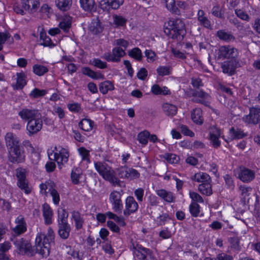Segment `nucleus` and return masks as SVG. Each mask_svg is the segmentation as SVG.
<instances>
[{
    "instance_id": "nucleus-1",
    "label": "nucleus",
    "mask_w": 260,
    "mask_h": 260,
    "mask_svg": "<svg viewBox=\"0 0 260 260\" xmlns=\"http://www.w3.org/2000/svg\"><path fill=\"white\" fill-rule=\"evenodd\" d=\"M164 32L173 39L181 41L186 34L185 24L180 19L170 20L165 26Z\"/></svg>"
},
{
    "instance_id": "nucleus-2",
    "label": "nucleus",
    "mask_w": 260,
    "mask_h": 260,
    "mask_svg": "<svg viewBox=\"0 0 260 260\" xmlns=\"http://www.w3.org/2000/svg\"><path fill=\"white\" fill-rule=\"evenodd\" d=\"M54 233L53 230L49 228L47 234L38 233L36 238V244L38 245V249L40 250V254L46 257L49 254L50 244L54 242Z\"/></svg>"
},
{
    "instance_id": "nucleus-3",
    "label": "nucleus",
    "mask_w": 260,
    "mask_h": 260,
    "mask_svg": "<svg viewBox=\"0 0 260 260\" xmlns=\"http://www.w3.org/2000/svg\"><path fill=\"white\" fill-rule=\"evenodd\" d=\"M94 167L99 174L105 180L109 181L114 186H121V181L115 176L113 170L108 165L98 161L94 162Z\"/></svg>"
},
{
    "instance_id": "nucleus-4",
    "label": "nucleus",
    "mask_w": 260,
    "mask_h": 260,
    "mask_svg": "<svg viewBox=\"0 0 260 260\" xmlns=\"http://www.w3.org/2000/svg\"><path fill=\"white\" fill-rule=\"evenodd\" d=\"M14 244L19 254L30 256L36 253L40 254V250L37 248L39 247L38 245L36 244V248H35L31 245L30 241L24 238L16 239L14 241Z\"/></svg>"
},
{
    "instance_id": "nucleus-5",
    "label": "nucleus",
    "mask_w": 260,
    "mask_h": 260,
    "mask_svg": "<svg viewBox=\"0 0 260 260\" xmlns=\"http://www.w3.org/2000/svg\"><path fill=\"white\" fill-rule=\"evenodd\" d=\"M16 176L17 179V186L27 194L31 191V188L28 184V181L26 179V169L19 167L15 170Z\"/></svg>"
},
{
    "instance_id": "nucleus-6",
    "label": "nucleus",
    "mask_w": 260,
    "mask_h": 260,
    "mask_svg": "<svg viewBox=\"0 0 260 260\" xmlns=\"http://www.w3.org/2000/svg\"><path fill=\"white\" fill-rule=\"evenodd\" d=\"M130 249L133 251L135 257L139 260H154L152 251L148 248H145L138 244L132 243Z\"/></svg>"
},
{
    "instance_id": "nucleus-7",
    "label": "nucleus",
    "mask_w": 260,
    "mask_h": 260,
    "mask_svg": "<svg viewBox=\"0 0 260 260\" xmlns=\"http://www.w3.org/2000/svg\"><path fill=\"white\" fill-rule=\"evenodd\" d=\"M8 160L13 164H21L26 159V152L24 146H20L8 152Z\"/></svg>"
},
{
    "instance_id": "nucleus-8",
    "label": "nucleus",
    "mask_w": 260,
    "mask_h": 260,
    "mask_svg": "<svg viewBox=\"0 0 260 260\" xmlns=\"http://www.w3.org/2000/svg\"><path fill=\"white\" fill-rule=\"evenodd\" d=\"M238 56V50L231 46H222L218 49V58L237 59Z\"/></svg>"
},
{
    "instance_id": "nucleus-9",
    "label": "nucleus",
    "mask_w": 260,
    "mask_h": 260,
    "mask_svg": "<svg viewBox=\"0 0 260 260\" xmlns=\"http://www.w3.org/2000/svg\"><path fill=\"white\" fill-rule=\"evenodd\" d=\"M42 125V120L39 117L28 121L26 125V134L29 136L36 135L41 131Z\"/></svg>"
},
{
    "instance_id": "nucleus-10",
    "label": "nucleus",
    "mask_w": 260,
    "mask_h": 260,
    "mask_svg": "<svg viewBox=\"0 0 260 260\" xmlns=\"http://www.w3.org/2000/svg\"><path fill=\"white\" fill-rule=\"evenodd\" d=\"M243 120L246 123L256 124L260 121V108L251 107L249 113L243 117Z\"/></svg>"
},
{
    "instance_id": "nucleus-11",
    "label": "nucleus",
    "mask_w": 260,
    "mask_h": 260,
    "mask_svg": "<svg viewBox=\"0 0 260 260\" xmlns=\"http://www.w3.org/2000/svg\"><path fill=\"white\" fill-rule=\"evenodd\" d=\"M125 54V52L123 49L119 47H116L113 49L112 53H105L104 58L108 61L118 62L120 61L121 58Z\"/></svg>"
},
{
    "instance_id": "nucleus-12",
    "label": "nucleus",
    "mask_w": 260,
    "mask_h": 260,
    "mask_svg": "<svg viewBox=\"0 0 260 260\" xmlns=\"http://www.w3.org/2000/svg\"><path fill=\"white\" fill-rule=\"evenodd\" d=\"M237 174L238 178L243 182H250L255 178V172L245 167H240Z\"/></svg>"
},
{
    "instance_id": "nucleus-13",
    "label": "nucleus",
    "mask_w": 260,
    "mask_h": 260,
    "mask_svg": "<svg viewBox=\"0 0 260 260\" xmlns=\"http://www.w3.org/2000/svg\"><path fill=\"white\" fill-rule=\"evenodd\" d=\"M121 197V194L117 191H113L110 194V201L113 205L114 211L116 212H121L123 208Z\"/></svg>"
},
{
    "instance_id": "nucleus-14",
    "label": "nucleus",
    "mask_w": 260,
    "mask_h": 260,
    "mask_svg": "<svg viewBox=\"0 0 260 260\" xmlns=\"http://www.w3.org/2000/svg\"><path fill=\"white\" fill-rule=\"evenodd\" d=\"M124 3V0H102L100 3V7L105 11L111 9H118Z\"/></svg>"
},
{
    "instance_id": "nucleus-15",
    "label": "nucleus",
    "mask_w": 260,
    "mask_h": 260,
    "mask_svg": "<svg viewBox=\"0 0 260 260\" xmlns=\"http://www.w3.org/2000/svg\"><path fill=\"white\" fill-rule=\"evenodd\" d=\"M238 64V59H230L222 62L221 67L223 73L232 76L235 73L236 69Z\"/></svg>"
},
{
    "instance_id": "nucleus-16",
    "label": "nucleus",
    "mask_w": 260,
    "mask_h": 260,
    "mask_svg": "<svg viewBox=\"0 0 260 260\" xmlns=\"http://www.w3.org/2000/svg\"><path fill=\"white\" fill-rule=\"evenodd\" d=\"M5 140L8 152L13 149L21 145L18 138L12 133H7L5 137Z\"/></svg>"
},
{
    "instance_id": "nucleus-17",
    "label": "nucleus",
    "mask_w": 260,
    "mask_h": 260,
    "mask_svg": "<svg viewBox=\"0 0 260 260\" xmlns=\"http://www.w3.org/2000/svg\"><path fill=\"white\" fill-rule=\"evenodd\" d=\"M22 8L29 14L37 12L40 7V0H21Z\"/></svg>"
},
{
    "instance_id": "nucleus-18",
    "label": "nucleus",
    "mask_w": 260,
    "mask_h": 260,
    "mask_svg": "<svg viewBox=\"0 0 260 260\" xmlns=\"http://www.w3.org/2000/svg\"><path fill=\"white\" fill-rule=\"evenodd\" d=\"M18 115L21 119L25 121L32 120V119L40 117L41 115L38 110L35 109H30L24 108L22 109L19 113Z\"/></svg>"
},
{
    "instance_id": "nucleus-19",
    "label": "nucleus",
    "mask_w": 260,
    "mask_h": 260,
    "mask_svg": "<svg viewBox=\"0 0 260 260\" xmlns=\"http://www.w3.org/2000/svg\"><path fill=\"white\" fill-rule=\"evenodd\" d=\"M138 204L134 197L129 196L125 201V209L123 211V214L125 216H129L132 213L136 212L138 209Z\"/></svg>"
},
{
    "instance_id": "nucleus-20",
    "label": "nucleus",
    "mask_w": 260,
    "mask_h": 260,
    "mask_svg": "<svg viewBox=\"0 0 260 260\" xmlns=\"http://www.w3.org/2000/svg\"><path fill=\"white\" fill-rule=\"evenodd\" d=\"M54 160H56L59 166L63 165L67 162L69 157V151L63 148H61L60 150L54 153Z\"/></svg>"
},
{
    "instance_id": "nucleus-21",
    "label": "nucleus",
    "mask_w": 260,
    "mask_h": 260,
    "mask_svg": "<svg viewBox=\"0 0 260 260\" xmlns=\"http://www.w3.org/2000/svg\"><path fill=\"white\" fill-rule=\"evenodd\" d=\"M15 222L17 225L13 229V231L15 235L19 236L26 231V224L22 216H18L16 219Z\"/></svg>"
},
{
    "instance_id": "nucleus-22",
    "label": "nucleus",
    "mask_w": 260,
    "mask_h": 260,
    "mask_svg": "<svg viewBox=\"0 0 260 260\" xmlns=\"http://www.w3.org/2000/svg\"><path fill=\"white\" fill-rule=\"evenodd\" d=\"M104 27L99 18L93 19L88 26L89 30L93 35L99 34L103 31Z\"/></svg>"
},
{
    "instance_id": "nucleus-23",
    "label": "nucleus",
    "mask_w": 260,
    "mask_h": 260,
    "mask_svg": "<svg viewBox=\"0 0 260 260\" xmlns=\"http://www.w3.org/2000/svg\"><path fill=\"white\" fill-rule=\"evenodd\" d=\"M71 215L72 219H73L75 222L76 229L77 230L81 229L84 222L83 215H82L79 211L75 210L71 212Z\"/></svg>"
},
{
    "instance_id": "nucleus-24",
    "label": "nucleus",
    "mask_w": 260,
    "mask_h": 260,
    "mask_svg": "<svg viewBox=\"0 0 260 260\" xmlns=\"http://www.w3.org/2000/svg\"><path fill=\"white\" fill-rule=\"evenodd\" d=\"M43 215L45 220V223L49 225L52 223V218L53 216V211L50 206L47 203L43 205Z\"/></svg>"
},
{
    "instance_id": "nucleus-25",
    "label": "nucleus",
    "mask_w": 260,
    "mask_h": 260,
    "mask_svg": "<svg viewBox=\"0 0 260 260\" xmlns=\"http://www.w3.org/2000/svg\"><path fill=\"white\" fill-rule=\"evenodd\" d=\"M156 194L160 198L168 203L174 202L175 197L171 191H168L164 189H158L156 191Z\"/></svg>"
},
{
    "instance_id": "nucleus-26",
    "label": "nucleus",
    "mask_w": 260,
    "mask_h": 260,
    "mask_svg": "<svg viewBox=\"0 0 260 260\" xmlns=\"http://www.w3.org/2000/svg\"><path fill=\"white\" fill-rule=\"evenodd\" d=\"M229 135L230 137L229 139L231 140L242 139L247 136V134L245 133L241 129L235 128L234 127H232L230 129Z\"/></svg>"
},
{
    "instance_id": "nucleus-27",
    "label": "nucleus",
    "mask_w": 260,
    "mask_h": 260,
    "mask_svg": "<svg viewBox=\"0 0 260 260\" xmlns=\"http://www.w3.org/2000/svg\"><path fill=\"white\" fill-rule=\"evenodd\" d=\"M191 118L195 123L199 125H202L204 122L202 109L199 108L194 109L191 111Z\"/></svg>"
},
{
    "instance_id": "nucleus-28",
    "label": "nucleus",
    "mask_w": 260,
    "mask_h": 260,
    "mask_svg": "<svg viewBox=\"0 0 260 260\" xmlns=\"http://www.w3.org/2000/svg\"><path fill=\"white\" fill-rule=\"evenodd\" d=\"M71 227L69 223L59 224L58 233L62 239H67L70 236Z\"/></svg>"
},
{
    "instance_id": "nucleus-29",
    "label": "nucleus",
    "mask_w": 260,
    "mask_h": 260,
    "mask_svg": "<svg viewBox=\"0 0 260 260\" xmlns=\"http://www.w3.org/2000/svg\"><path fill=\"white\" fill-rule=\"evenodd\" d=\"M82 8L87 12H94L96 6L94 0H80Z\"/></svg>"
},
{
    "instance_id": "nucleus-30",
    "label": "nucleus",
    "mask_w": 260,
    "mask_h": 260,
    "mask_svg": "<svg viewBox=\"0 0 260 260\" xmlns=\"http://www.w3.org/2000/svg\"><path fill=\"white\" fill-rule=\"evenodd\" d=\"M82 73L93 79H104V76L100 72H95L88 67L82 69Z\"/></svg>"
},
{
    "instance_id": "nucleus-31",
    "label": "nucleus",
    "mask_w": 260,
    "mask_h": 260,
    "mask_svg": "<svg viewBox=\"0 0 260 260\" xmlns=\"http://www.w3.org/2000/svg\"><path fill=\"white\" fill-rule=\"evenodd\" d=\"M162 108L165 114L168 116H173L177 112V107L173 104L165 103L162 105Z\"/></svg>"
},
{
    "instance_id": "nucleus-32",
    "label": "nucleus",
    "mask_w": 260,
    "mask_h": 260,
    "mask_svg": "<svg viewBox=\"0 0 260 260\" xmlns=\"http://www.w3.org/2000/svg\"><path fill=\"white\" fill-rule=\"evenodd\" d=\"M217 37L221 40L226 42L234 41L235 40V37L231 32H227L224 30H219L217 31Z\"/></svg>"
},
{
    "instance_id": "nucleus-33",
    "label": "nucleus",
    "mask_w": 260,
    "mask_h": 260,
    "mask_svg": "<svg viewBox=\"0 0 260 260\" xmlns=\"http://www.w3.org/2000/svg\"><path fill=\"white\" fill-rule=\"evenodd\" d=\"M192 179L198 182H201L202 183L211 182L210 176L207 173L203 172H199L195 174L192 177Z\"/></svg>"
},
{
    "instance_id": "nucleus-34",
    "label": "nucleus",
    "mask_w": 260,
    "mask_h": 260,
    "mask_svg": "<svg viewBox=\"0 0 260 260\" xmlns=\"http://www.w3.org/2000/svg\"><path fill=\"white\" fill-rule=\"evenodd\" d=\"M114 89V84L109 80L105 81L99 84L100 91L103 94H106L108 91L113 90Z\"/></svg>"
},
{
    "instance_id": "nucleus-35",
    "label": "nucleus",
    "mask_w": 260,
    "mask_h": 260,
    "mask_svg": "<svg viewBox=\"0 0 260 260\" xmlns=\"http://www.w3.org/2000/svg\"><path fill=\"white\" fill-rule=\"evenodd\" d=\"M199 191L203 194L210 196L212 194V185L211 182L201 183L199 185Z\"/></svg>"
},
{
    "instance_id": "nucleus-36",
    "label": "nucleus",
    "mask_w": 260,
    "mask_h": 260,
    "mask_svg": "<svg viewBox=\"0 0 260 260\" xmlns=\"http://www.w3.org/2000/svg\"><path fill=\"white\" fill-rule=\"evenodd\" d=\"M16 84L15 88L16 89H22L26 84L25 75L23 72L17 73L16 74Z\"/></svg>"
},
{
    "instance_id": "nucleus-37",
    "label": "nucleus",
    "mask_w": 260,
    "mask_h": 260,
    "mask_svg": "<svg viewBox=\"0 0 260 260\" xmlns=\"http://www.w3.org/2000/svg\"><path fill=\"white\" fill-rule=\"evenodd\" d=\"M189 211L192 217H197L199 216H203V214H201V207L195 202H191L189 206Z\"/></svg>"
},
{
    "instance_id": "nucleus-38",
    "label": "nucleus",
    "mask_w": 260,
    "mask_h": 260,
    "mask_svg": "<svg viewBox=\"0 0 260 260\" xmlns=\"http://www.w3.org/2000/svg\"><path fill=\"white\" fill-rule=\"evenodd\" d=\"M72 4V0H57L56 1L57 7L62 11L69 10Z\"/></svg>"
},
{
    "instance_id": "nucleus-39",
    "label": "nucleus",
    "mask_w": 260,
    "mask_h": 260,
    "mask_svg": "<svg viewBox=\"0 0 260 260\" xmlns=\"http://www.w3.org/2000/svg\"><path fill=\"white\" fill-rule=\"evenodd\" d=\"M93 121L89 119H83L79 123V126L83 131L86 132L90 131L93 125Z\"/></svg>"
},
{
    "instance_id": "nucleus-40",
    "label": "nucleus",
    "mask_w": 260,
    "mask_h": 260,
    "mask_svg": "<svg viewBox=\"0 0 260 260\" xmlns=\"http://www.w3.org/2000/svg\"><path fill=\"white\" fill-rule=\"evenodd\" d=\"M82 175L81 169L79 168H74L72 169L71 178L72 182L74 184L79 183V179Z\"/></svg>"
},
{
    "instance_id": "nucleus-41",
    "label": "nucleus",
    "mask_w": 260,
    "mask_h": 260,
    "mask_svg": "<svg viewBox=\"0 0 260 260\" xmlns=\"http://www.w3.org/2000/svg\"><path fill=\"white\" fill-rule=\"evenodd\" d=\"M211 13L212 14L216 17L221 19H224V12L223 8L220 7L218 4L213 6L211 10Z\"/></svg>"
},
{
    "instance_id": "nucleus-42",
    "label": "nucleus",
    "mask_w": 260,
    "mask_h": 260,
    "mask_svg": "<svg viewBox=\"0 0 260 260\" xmlns=\"http://www.w3.org/2000/svg\"><path fill=\"white\" fill-rule=\"evenodd\" d=\"M40 40L43 41L40 45L45 47H52L55 46V44L52 42L51 39L47 36L46 33L43 31L40 32Z\"/></svg>"
},
{
    "instance_id": "nucleus-43",
    "label": "nucleus",
    "mask_w": 260,
    "mask_h": 260,
    "mask_svg": "<svg viewBox=\"0 0 260 260\" xmlns=\"http://www.w3.org/2000/svg\"><path fill=\"white\" fill-rule=\"evenodd\" d=\"M128 55L138 61H141L143 58L142 53L140 48L135 47L128 51Z\"/></svg>"
},
{
    "instance_id": "nucleus-44",
    "label": "nucleus",
    "mask_w": 260,
    "mask_h": 260,
    "mask_svg": "<svg viewBox=\"0 0 260 260\" xmlns=\"http://www.w3.org/2000/svg\"><path fill=\"white\" fill-rule=\"evenodd\" d=\"M166 4V7L170 11L176 14H179V10L176 6L175 0H162Z\"/></svg>"
},
{
    "instance_id": "nucleus-45",
    "label": "nucleus",
    "mask_w": 260,
    "mask_h": 260,
    "mask_svg": "<svg viewBox=\"0 0 260 260\" xmlns=\"http://www.w3.org/2000/svg\"><path fill=\"white\" fill-rule=\"evenodd\" d=\"M69 216L68 212L64 209H61L58 211V223L59 224L68 223L67 219Z\"/></svg>"
},
{
    "instance_id": "nucleus-46",
    "label": "nucleus",
    "mask_w": 260,
    "mask_h": 260,
    "mask_svg": "<svg viewBox=\"0 0 260 260\" xmlns=\"http://www.w3.org/2000/svg\"><path fill=\"white\" fill-rule=\"evenodd\" d=\"M33 72L38 76H41L48 72V68L44 66L35 64L33 66Z\"/></svg>"
},
{
    "instance_id": "nucleus-47",
    "label": "nucleus",
    "mask_w": 260,
    "mask_h": 260,
    "mask_svg": "<svg viewBox=\"0 0 260 260\" xmlns=\"http://www.w3.org/2000/svg\"><path fill=\"white\" fill-rule=\"evenodd\" d=\"M72 22L70 18H66L62 19L59 24V27L60 29H62L64 32H67L69 31L70 28L71 26Z\"/></svg>"
},
{
    "instance_id": "nucleus-48",
    "label": "nucleus",
    "mask_w": 260,
    "mask_h": 260,
    "mask_svg": "<svg viewBox=\"0 0 260 260\" xmlns=\"http://www.w3.org/2000/svg\"><path fill=\"white\" fill-rule=\"evenodd\" d=\"M157 74L160 76L169 75L172 72V68L170 66H159L156 69Z\"/></svg>"
},
{
    "instance_id": "nucleus-49",
    "label": "nucleus",
    "mask_w": 260,
    "mask_h": 260,
    "mask_svg": "<svg viewBox=\"0 0 260 260\" xmlns=\"http://www.w3.org/2000/svg\"><path fill=\"white\" fill-rule=\"evenodd\" d=\"M113 19L114 23L117 26H123L126 25L127 19L122 16L114 15H113Z\"/></svg>"
},
{
    "instance_id": "nucleus-50",
    "label": "nucleus",
    "mask_w": 260,
    "mask_h": 260,
    "mask_svg": "<svg viewBox=\"0 0 260 260\" xmlns=\"http://www.w3.org/2000/svg\"><path fill=\"white\" fill-rule=\"evenodd\" d=\"M46 93L47 91L44 89H40L35 88L31 91L29 95L31 98L37 99L44 96Z\"/></svg>"
},
{
    "instance_id": "nucleus-51",
    "label": "nucleus",
    "mask_w": 260,
    "mask_h": 260,
    "mask_svg": "<svg viewBox=\"0 0 260 260\" xmlns=\"http://www.w3.org/2000/svg\"><path fill=\"white\" fill-rule=\"evenodd\" d=\"M149 136V133L147 131H144L141 132L138 135V140L141 144L145 145L148 143Z\"/></svg>"
},
{
    "instance_id": "nucleus-52",
    "label": "nucleus",
    "mask_w": 260,
    "mask_h": 260,
    "mask_svg": "<svg viewBox=\"0 0 260 260\" xmlns=\"http://www.w3.org/2000/svg\"><path fill=\"white\" fill-rule=\"evenodd\" d=\"M229 242L231 245V247L237 251L241 249L240 246V239L238 237L235 236L231 237L229 239Z\"/></svg>"
},
{
    "instance_id": "nucleus-53",
    "label": "nucleus",
    "mask_w": 260,
    "mask_h": 260,
    "mask_svg": "<svg viewBox=\"0 0 260 260\" xmlns=\"http://www.w3.org/2000/svg\"><path fill=\"white\" fill-rule=\"evenodd\" d=\"M102 248L106 253L110 255H112L114 253V250L112 247L111 242L108 239H106L103 242Z\"/></svg>"
},
{
    "instance_id": "nucleus-54",
    "label": "nucleus",
    "mask_w": 260,
    "mask_h": 260,
    "mask_svg": "<svg viewBox=\"0 0 260 260\" xmlns=\"http://www.w3.org/2000/svg\"><path fill=\"white\" fill-rule=\"evenodd\" d=\"M118 176L122 179H128V168L124 166L117 169Z\"/></svg>"
},
{
    "instance_id": "nucleus-55",
    "label": "nucleus",
    "mask_w": 260,
    "mask_h": 260,
    "mask_svg": "<svg viewBox=\"0 0 260 260\" xmlns=\"http://www.w3.org/2000/svg\"><path fill=\"white\" fill-rule=\"evenodd\" d=\"M80 155L82 156V160L90 162L89 151L84 147H80L78 149Z\"/></svg>"
},
{
    "instance_id": "nucleus-56",
    "label": "nucleus",
    "mask_w": 260,
    "mask_h": 260,
    "mask_svg": "<svg viewBox=\"0 0 260 260\" xmlns=\"http://www.w3.org/2000/svg\"><path fill=\"white\" fill-rule=\"evenodd\" d=\"M226 187L230 190H233L235 188V185L233 178L228 174L225 175L224 177Z\"/></svg>"
},
{
    "instance_id": "nucleus-57",
    "label": "nucleus",
    "mask_w": 260,
    "mask_h": 260,
    "mask_svg": "<svg viewBox=\"0 0 260 260\" xmlns=\"http://www.w3.org/2000/svg\"><path fill=\"white\" fill-rule=\"evenodd\" d=\"M235 12L237 16L243 20L249 21L250 19L249 15L241 9H236Z\"/></svg>"
},
{
    "instance_id": "nucleus-58",
    "label": "nucleus",
    "mask_w": 260,
    "mask_h": 260,
    "mask_svg": "<svg viewBox=\"0 0 260 260\" xmlns=\"http://www.w3.org/2000/svg\"><path fill=\"white\" fill-rule=\"evenodd\" d=\"M165 158L171 164H176L179 160V157L173 153L166 154Z\"/></svg>"
},
{
    "instance_id": "nucleus-59",
    "label": "nucleus",
    "mask_w": 260,
    "mask_h": 260,
    "mask_svg": "<svg viewBox=\"0 0 260 260\" xmlns=\"http://www.w3.org/2000/svg\"><path fill=\"white\" fill-rule=\"evenodd\" d=\"M191 95L193 97L200 98L203 99H207L209 97V95L202 90H193Z\"/></svg>"
},
{
    "instance_id": "nucleus-60",
    "label": "nucleus",
    "mask_w": 260,
    "mask_h": 260,
    "mask_svg": "<svg viewBox=\"0 0 260 260\" xmlns=\"http://www.w3.org/2000/svg\"><path fill=\"white\" fill-rule=\"evenodd\" d=\"M210 137H220L221 130L215 125L211 126L209 129Z\"/></svg>"
},
{
    "instance_id": "nucleus-61",
    "label": "nucleus",
    "mask_w": 260,
    "mask_h": 260,
    "mask_svg": "<svg viewBox=\"0 0 260 260\" xmlns=\"http://www.w3.org/2000/svg\"><path fill=\"white\" fill-rule=\"evenodd\" d=\"M145 55L147 58V61L148 62H152L156 60V55L152 50H146L145 51Z\"/></svg>"
},
{
    "instance_id": "nucleus-62",
    "label": "nucleus",
    "mask_w": 260,
    "mask_h": 260,
    "mask_svg": "<svg viewBox=\"0 0 260 260\" xmlns=\"http://www.w3.org/2000/svg\"><path fill=\"white\" fill-rule=\"evenodd\" d=\"M239 189L241 191V196L245 200L247 197L249 196L250 192L252 190V188L250 187H247L245 185H240Z\"/></svg>"
},
{
    "instance_id": "nucleus-63",
    "label": "nucleus",
    "mask_w": 260,
    "mask_h": 260,
    "mask_svg": "<svg viewBox=\"0 0 260 260\" xmlns=\"http://www.w3.org/2000/svg\"><path fill=\"white\" fill-rule=\"evenodd\" d=\"M189 197L192 200V202H195V203H203L204 200L203 198L197 192L193 191L189 192Z\"/></svg>"
},
{
    "instance_id": "nucleus-64",
    "label": "nucleus",
    "mask_w": 260,
    "mask_h": 260,
    "mask_svg": "<svg viewBox=\"0 0 260 260\" xmlns=\"http://www.w3.org/2000/svg\"><path fill=\"white\" fill-rule=\"evenodd\" d=\"M215 260H233L232 255L222 252L216 255Z\"/></svg>"
}]
</instances>
